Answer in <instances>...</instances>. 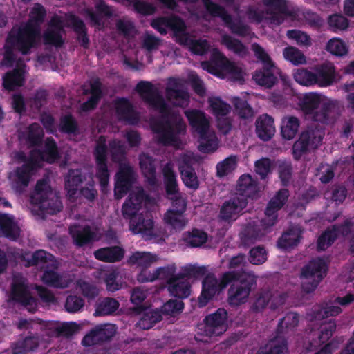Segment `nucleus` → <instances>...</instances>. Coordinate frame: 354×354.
<instances>
[{
    "instance_id": "f257e3e1",
    "label": "nucleus",
    "mask_w": 354,
    "mask_h": 354,
    "mask_svg": "<svg viewBox=\"0 0 354 354\" xmlns=\"http://www.w3.org/2000/svg\"><path fill=\"white\" fill-rule=\"evenodd\" d=\"M136 91L150 108L162 115V120L151 125L152 131L157 134L158 143L164 146L179 147L180 136L185 135L187 129L183 117L171 111L158 88L151 82H139L136 86Z\"/></svg>"
},
{
    "instance_id": "f03ea898",
    "label": "nucleus",
    "mask_w": 354,
    "mask_h": 354,
    "mask_svg": "<svg viewBox=\"0 0 354 354\" xmlns=\"http://www.w3.org/2000/svg\"><path fill=\"white\" fill-rule=\"evenodd\" d=\"M46 15L44 7L40 3H35L30 10L29 21L17 30L12 28L9 32L3 47L2 65L8 67L14 65L16 60L15 49L23 55H27L32 48L37 46L41 36L39 26L44 22Z\"/></svg>"
},
{
    "instance_id": "7ed1b4c3",
    "label": "nucleus",
    "mask_w": 354,
    "mask_h": 354,
    "mask_svg": "<svg viewBox=\"0 0 354 354\" xmlns=\"http://www.w3.org/2000/svg\"><path fill=\"white\" fill-rule=\"evenodd\" d=\"M227 290V302L230 306H239L245 304L252 289L257 286V277L252 273L228 271L221 277V288Z\"/></svg>"
},
{
    "instance_id": "20e7f679",
    "label": "nucleus",
    "mask_w": 354,
    "mask_h": 354,
    "mask_svg": "<svg viewBox=\"0 0 354 354\" xmlns=\"http://www.w3.org/2000/svg\"><path fill=\"white\" fill-rule=\"evenodd\" d=\"M321 95L315 93H306L300 102L301 109L305 114H313V120L324 124L328 123L329 115L335 106L326 102L321 103Z\"/></svg>"
},
{
    "instance_id": "39448f33",
    "label": "nucleus",
    "mask_w": 354,
    "mask_h": 354,
    "mask_svg": "<svg viewBox=\"0 0 354 354\" xmlns=\"http://www.w3.org/2000/svg\"><path fill=\"white\" fill-rule=\"evenodd\" d=\"M324 131L317 126H308L303 131L292 147V156L295 160L301 159L303 155L310 149H317L321 145Z\"/></svg>"
},
{
    "instance_id": "423d86ee",
    "label": "nucleus",
    "mask_w": 354,
    "mask_h": 354,
    "mask_svg": "<svg viewBox=\"0 0 354 354\" xmlns=\"http://www.w3.org/2000/svg\"><path fill=\"white\" fill-rule=\"evenodd\" d=\"M324 131L317 126H308L303 131L292 147V156L295 160L301 159L303 155L310 149H317L321 145Z\"/></svg>"
},
{
    "instance_id": "0eeeda50",
    "label": "nucleus",
    "mask_w": 354,
    "mask_h": 354,
    "mask_svg": "<svg viewBox=\"0 0 354 354\" xmlns=\"http://www.w3.org/2000/svg\"><path fill=\"white\" fill-rule=\"evenodd\" d=\"M328 265L322 258L311 260L301 270V277L306 279L301 284V288L306 293L313 292L319 283L326 276Z\"/></svg>"
},
{
    "instance_id": "6e6552de",
    "label": "nucleus",
    "mask_w": 354,
    "mask_h": 354,
    "mask_svg": "<svg viewBox=\"0 0 354 354\" xmlns=\"http://www.w3.org/2000/svg\"><path fill=\"white\" fill-rule=\"evenodd\" d=\"M96 164V177L100 186L106 187L109 181L110 174L108 169V146L104 136H100L95 141L93 151Z\"/></svg>"
},
{
    "instance_id": "1a4fd4ad",
    "label": "nucleus",
    "mask_w": 354,
    "mask_h": 354,
    "mask_svg": "<svg viewBox=\"0 0 354 354\" xmlns=\"http://www.w3.org/2000/svg\"><path fill=\"white\" fill-rule=\"evenodd\" d=\"M35 167V161L29 159L21 166L17 167L12 172L8 174V178L11 187L16 193L22 194L28 187Z\"/></svg>"
},
{
    "instance_id": "9d476101",
    "label": "nucleus",
    "mask_w": 354,
    "mask_h": 354,
    "mask_svg": "<svg viewBox=\"0 0 354 354\" xmlns=\"http://www.w3.org/2000/svg\"><path fill=\"white\" fill-rule=\"evenodd\" d=\"M86 169H70L64 176V188L70 200L75 201L80 185L85 183L93 176Z\"/></svg>"
},
{
    "instance_id": "9b49d317",
    "label": "nucleus",
    "mask_w": 354,
    "mask_h": 354,
    "mask_svg": "<svg viewBox=\"0 0 354 354\" xmlns=\"http://www.w3.org/2000/svg\"><path fill=\"white\" fill-rule=\"evenodd\" d=\"M130 230L135 234H140L145 241L154 240L158 237L154 230V222L151 214L146 212L131 218L129 221Z\"/></svg>"
},
{
    "instance_id": "f8f14e48",
    "label": "nucleus",
    "mask_w": 354,
    "mask_h": 354,
    "mask_svg": "<svg viewBox=\"0 0 354 354\" xmlns=\"http://www.w3.org/2000/svg\"><path fill=\"white\" fill-rule=\"evenodd\" d=\"M115 333L116 328L114 324L97 325L83 337L82 344L84 346L101 344L111 340Z\"/></svg>"
},
{
    "instance_id": "ddd939ff",
    "label": "nucleus",
    "mask_w": 354,
    "mask_h": 354,
    "mask_svg": "<svg viewBox=\"0 0 354 354\" xmlns=\"http://www.w3.org/2000/svg\"><path fill=\"white\" fill-rule=\"evenodd\" d=\"M247 205L248 199L235 195L223 203L218 216L225 222H232L238 218Z\"/></svg>"
},
{
    "instance_id": "4468645a",
    "label": "nucleus",
    "mask_w": 354,
    "mask_h": 354,
    "mask_svg": "<svg viewBox=\"0 0 354 354\" xmlns=\"http://www.w3.org/2000/svg\"><path fill=\"white\" fill-rule=\"evenodd\" d=\"M336 324L332 319L321 324L317 330L312 329L308 335V345L306 349L309 351L317 350L327 342L336 329Z\"/></svg>"
},
{
    "instance_id": "2eb2a0df",
    "label": "nucleus",
    "mask_w": 354,
    "mask_h": 354,
    "mask_svg": "<svg viewBox=\"0 0 354 354\" xmlns=\"http://www.w3.org/2000/svg\"><path fill=\"white\" fill-rule=\"evenodd\" d=\"M10 299L26 307L30 312L36 308L37 301L31 295L28 286L22 281H14L12 284Z\"/></svg>"
},
{
    "instance_id": "dca6fc26",
    "label": "nucleus",
    "mask_w": 354,
    "mask_h": 354,
    "mask_svg": "<svg viewBox=\"0 0 354 354\" xmlns=\"http://www.w3.org/2000/svg\"><path fill=\"white\" fill-rule=\"evenodd\" d=\"M227 313L224 308L205 317L204 333L207 336H219L226 330L225 322Z\"/></svg>"
},
{
    "instance_id": "f3484780",
    "label": "nucleus",
    "mask_w": 354,
    "mask_h": 354,
    "mask_svg": "<svg viewBox=\"0 0 354 354\" xmlns=\"http://www.w3.org/2000/svg\"><path fill=\"white\" fill-rule=\"evenodd\" d=\"M271 220L267 216L258 221L249 223L242 232L241 239L245 243H253L261 239L274 225H270Z\"/></svg>"
},
{
    "instance_id": "a211bd4d",
    "label": "nucleus",
    "mask_w": 354,
    "mask_h": 354,
    "mask_svg": "<svg viewBox=\"0 0 354 354\" xmlns=\"http://www.w3.org/2000/svg\"><path fill=\"white\" fill-rule=\"evenodd\" d=\"M114 106L116 115L120 121L129 125H135L140 122L139 113L127 98L116 99Z\"/></svg>"
},
{
    "instance_id": "6ab92c4d",
    "label": "nucleus",
    "mask_w": 354,
    "mask_h": 354,
    "mask_svg": "<svg viewBox=\"0 0 354 354\" xmlns=\"http://www.w3.org/2000/svg\"><path fill=\"white\" fill-rule=\"evenodd\" d=\"M223 288H221V279L218 281L214 274H208L202 282V290L198 298V306H205L208 302Z\"/></svg>"
},
{
    "instance_id": "aec40b11",
    "label": "nucleus",
    "mask_w": 354,
    "mask_h": 354,
    "mask_svg": "<svg viewBox=\"0 0 354 354\" xmlns=\"http://www.w3.org/2000/svg\"><path fill=\"white\" fill-rule=\"evenodd\" d=\"M278 74L279 68L275 64L263 66L254 72L252 79L257 84L271 88L278 82Z\"/></svg>"
},
{
    "instance_id": "412c9836",
    "label": "nucleus",
    "mask_w": 354,
    "mask_h": 354,
    "mask_svg": "<svg viewBox=\"0 0 354 354\" xmlns=\"http://www.w3.org/2000/svg\"><path fill=\"white\" fill-rule=\"evenodd\" d=\"M151 26L162 35L167 33V28L176 33L184 32L185 29V22L177 16L157 17L151 21Z\"/></svg>"
},
{
    "instance_id": "4be33fe9",
    "label": "nucleus",
    "mask_w": 354,
    "mask_h": 354,
    "mask_svg": "<svg viewBox=\"0 0 354 354\" xmlns=\"http://www.w3.org/2000/svg\"><path fill=\"white\" fill-rule=\"evenodd\" d=\"M236 190L239 192V194H236V196L253 199L259 196L261 188L257 179L252 178L250 174H244L238 180Z\"/></svg>"
},
{
    "instance_id": "5701e85b",
    "label": "nucleus",
    "mask_w": 354,
    "mask_h": 354,
    "mask_svg": "<svg viewBox=\"0 0 354 354\" xmlns=\"http://www.w3.org/2000/svg\"><path fill=\"white\" fill-rule=\"evenodd\" d=\"M63 31L64 29L60 19L53 17L49 23L48 28L44 32L43 39L44 44L57 48L62 47L64 44L62 37Z\"/></svg>"
},
{
    "instance_id": "b1692460",
    "label": "nucleus",
    "mask_w": 354,
    "mask_h": 354,
    "mask_svg": "<svg viewBox=\"0 0 354 354\" xmlns=\"http://www.w3.org/2000/svg\"><path fill=\"white\" fill-rule=\"evenodd\" d=\"M139 165L147 184L153 187H156L158 185L157 160L148 153H142L139 156Z\"/></svg>"
},
{
    "instance_id": "393cba45",
    "label": "nucleus",
    "mask_w": 354,
    "mask_h": 354,
    "mask_svg": "<svg viewBox=\"0 0 354 354\" xmlns=\"http://www.w3.org/2000/svg\"><path fill=\"white\" fill-rule=\"evenodd\" d=\"M289 197V191L286 188L279 189L269 201L265 210V215L270 218V224L275 225L278 219L277 212L281 209Z\"/></svg>"
},
{
    "instance_id": "a878e982",
    "label": "nucleus",
    "mask_w": 354,
    "mask_h": 354,
    "mask_svg": "<svg viewBox=\"0 0 354 354\" xmlns=\"http://www.w3.org/2000/svg\"><path fill=\"white\" fill-rule=\"evenodd\" d=\"M316 75V85L320 87H328L336 81L335 66L330 62L323 63L314 68Z\"/></svg>"
},
{
    "instance_id": "bb28decb",
    "label": "nucleus",
    "mask_w": 354,
    "mask_h": 354,
    "mask_svg": "<svg viewBox=\"0 0 354 354\" xmlns=\"http://www.w3.org/2000/svg\"><path fill=\"white\" fill-rule=\"evenodd\" d=\"M51 194L52 189L48 180L45 178L39 179L37 180L34 191L30 195V203L39 206V209H45L46 203H47Z\"/></svg>"
},
{
    "instance_id": "cd10ccee",
    "label": "nucleus",
    "mask_w": 354,
    "mask_h": 354,
    "mask_svg": "<svg viewBox=\"0 0 354 354\" xmlns=\"http://www.w3.org/2000/svg\"><path fill=\"white\" fill-rule=\"evenodd\" d=\"M257 136L263 141L270 140L274 135L275 127L272 117L268 114L259 116L255 122Z\"/></svg>"
},
{
    "instance_id": "c85d7f7f",
    "label": "nucleus",
    "mask_w": 354,
    "mask_h": 354,
    "mask_svg": "<svg viewBox=\"0 0 354 354\" xmlns=\"http://www.w3.org/2000/svg\"><path fill=\"white\" fill-rule=\"evenodd\" d=\"M216 17L221 19L232 34L240 37H246L250 33V26L241 19L234 20L232 16L228 13L225 8Z\"/></svg>"
},
{
    "instance_id": "c756f323",
    "label": "nucleus",
    "mask_w": 354,
    "mask_h": 354,
    "mask_svg": "<svg viewBox=\"0 0 354 354\" xmlns=\"http://www.w3.org/2000/svg\"><path fill=\"white\" fill-rule=\"evenodd\" d=\"M185 115L192 129L199 135L209 131V122L203 111L198 109H189Z\"/></svg>"
},
{
    "instance_id": "7c9ffc66",
    "label": "nucleus",
    "mask_w": 354,
    "mask_h": 354,
    "mask_svg": "<svg viewBox=\"0 0 354 354\" xmlns=\"http://www.w3.org/2000/svg\"><path fill=\"white\" fill-rule=\"evenodd\" d=\"M167 290L169 294L179 299H185L191 292L190 283L177 274V277H173L167 281Z\"/></svg>"
},
{
    "instance_id": "2f4dec72",
    "label": "nucleus",
    "mask_w": 354,
    "mask_h": 354,
    "mask_svg": "<svg viewBox=\"0 0 354 354\" xmlns=\"http://www.w3.org/2000/svg\"><path fill=\"white\" fill-rule=\"evenodd\" d=\"M124 250L118 245L101 248L93 253L96 259L106 263L120 261L124 257Z\"/></svg>"
},
{
    "instance_id": "473e14b6",
    "label": "nucleus",
    "mask_w": 354,
    "mask_h": 354,
    "mask_svg": "<svg viewBox=\"0 0 354 354\" xmlns=\"http://www.w3.org/2000/svg\"><path fill=\"white\" fill-rule=\"evenodd\" d=\"M90 93L91 96L80 105V110L83 112L94 110L103 97L102 85L99 79L91 83L90 91L86 92V93Z\"/></svg>"
},
{
    "instance_id": "72a5a7b5",
    "label": "nucleus",
    "mask_w": 354,
    "mask_h": 354,
    "mask_svg": "<svg viewBox=\"0 0 354 354\" xmlns=\"http://www.w3.org/2000/svg\"><path fill=\"white\" fill-rule=\"evenodd\" d=\"M178 83L176 81L165 89L167 98L171 101L174 100V105L184 108L188 106L190 100L189 92L183 88H177Z\"/></svg>"
},
{
    "instance_id": "f704fd0d",
    "label": "nucleus",
    "mask_w": 354,
    "mask_h": 354,
    "mask_svg": "<svg viewBox=\"0 0 354 354\" xmlns=\"http://www.w3.org/2000/svg\"><path fill=\"white\" fill-rule=\"evenodd\" d=\"M230 61L218 50H214L209 61L204 62L202 66L209 73L216 75L221 71H225L227 64Z\"/></svg>"
},
{
    "instance_id": "c9c22d12",
    "label": "nucleus",
    "mask_w": 354,
    "mask_h": 354,
    "mask_svg": "<svg viewBox=\"0 0 354 354\" xmlns=\"http://www.w3.org/2000/svg\"><path fill=\"white\" fill-rule=\"evenodd\" d=\"M162 175L165 193L168 198L180 195L178 185L176 179V174L172 166L167 163L162 168Z\"/></svg>"
},
{
    "instance_id": "e433bc0d",
    "label": "nucleus",
    "mask_w": 354,
    "mask_h": 354,
    "mask_svg": "<svg viewBox=\"0 0 354 354\" xmlns=\"http://www.w3.org/2000/svg\"><path fill=\"white\" fill-rule=\"evenodd\" d=\"M69 21L71 28L77 35V42L82 48L87 49L89 46V38L84 22L75 15L71 16Z\"/></svg>"
},
{
    "instance_id": "4c0bfd02",
    "label": "nucleus",
    "mask_w": 354,
    "mask_h": 354,
    "mask_svg": "<svg viewBox=\"0 0 354 354\" xmlns=\"http://www.w3.org/2000/svg\"><path fill=\"white\" fill-rule=\"evenodd\" d=\"M178 170L185 186L189 189L196 190L199 187V180L195 169L187 162L179 165Z\"/></svg>"
},
{
    "instance_id": "58836bf2",
    "label": "nucleus",
    "mask_w": 354,
    "mask_h": 354,
    "mask_svg": "<svg viewBox=\"0 0 354 354\" xmlns=\"http://www.w3.org/2000/svg\"><path fill=\"white\" fill-rule=\"evenodd\" d=\"M96 12L88 9L86 15L89 17L91 21L95 26H100L102 24V17H111L113 16V10L104 0H99L95 5Z\"/></svg>"
},
{
    "instance_id": "ea45409f",
    "label": "nucleus",
    "mask_w": 354,
    "mask_h": 354,
    "mask_svg": "<svg viewBox=\"0 0 354 354\" xmlns=\"http://www.w3.org/2000/svg\"><path fill=\"white\" fill-rule=\"evenodd\" d=\"M301 237L302 230L297 227H290L279 239L277 245L283 250L290 249L298 245Z\"/></svg>"
},
{
    "instance_id": "a19ab883",
    "label": "nucleus",
    "mask_w": 354,
    "mask_h": 354,
    "mask_svg": "<svg viewBox=\"0 0 354 354\" xmlns=\"http://www.w3.org/2000/svg\"><path fill=\"white\" fill-rule=\"evenodd\" d=\"M256 354H288L287 341L281 338L271 339L260 346Z\"/></svg>"
},
{
    "instance_id": "79ce46f5",
    "label": "nucleus",
    "mask_w": 354,
    "mask_h": 354,
    "mask_svg": "<svg viewBox=\"0 0 354 354\" xmlns=\"http://www.w3.org/2000/svg\"><path fill=\"white\" fill-rule=\"evenodd\" d=\"M70 234L75 245L78 247H82L93 242L96 237L95 232L89 225H85L81 230L70 229Z\"/></svg>"
},
{
    "instance_id": "37998d69",
    "label": "nucleus",
    "mask_w": 354,
    "mask_h": 354,
    "mask_svg": "<svg viewBox=\"0 0 354 354\" xmlns=\"http://www.w3.org/2000/svg\"><path fill=\"white\" fill-rule=\"evenodd\" d=\"M24 71L21 68H17L7 72L3 78V86L8 91H14L17 87L21 86L24 82Z\"/></svg>"
},
{
    "instance_id": "c03bdc74",
    "label": "nucleus",
    "mask_w": 354,
    "mask_h": 354,
    "mask_svg": "<svg viewBox=\"0 0 354 354\" xmlns=\"http://www.w3.org/2000/svg\"><path fill=\"white\" fill-rule=\"evenodd\" d=\"M39 336L37 334L30 333L21 341L17 342L12 348L13 354H27L35 351L39 346Z\"/></svg>"
},
{
    "instance_id": "a18cd8bd",
    "label": "nucleus",
    "mask_w": 354,
    "mask_h": 354,
    "mask_svg": "<svg viewBox=\"0 0 354 354\" xmlns=\"http://www.w3.org/2000/svg\"><path fill=\"white\" fill-rule=\"evenodd\" d=\"M182 240L188 247L198 248L207 242V234L202 230L194 228L191 232H185Z\"/></svg>"
},
{
    "instance_id": "49530a36",
    "label": "nucleus",
    "mask_w": 354,
    "mask_h": 354,
    "mask_svg": "<svg viewBox=\"0 0 354 354\" xmlns=\"http://www.w3.org/2000/svg\"><path fill=\"white\" fill-rule=\"evenodd\" d=\"M158 259L156 255L147 252H135L128 259V263L136 265L143 269H147Z\"/></svg>"
},
{
    "instance_id": "de8ad7c7",
    "label": "nucleus",
    "mask_w": 354,
    "mask_h": 354,
    "mask_svg": "<svg viewBox=\"0 0 354 354\" xmlns=\"http://www.w3.org/2000/svg\"><path fill=\"white\" fill-rule=\"evenodd\" d=\"M19 235L15 223L7 214L0 215V236H3L10 240L15 241Z\"/></svg>"
},
{
    "instance_id": "09e8293b",
    "label": "nucleus",
    "mask_w": 354,
    "mask_h": 354,
    "mask_svg": "<svg viewBox=\"0 0 354 354\" xmlns=\"http://www.w3.org/2000/svg\"><path fill=\"white\" fill-rule=\"evenodd\" d=\"M300 125L299 120L295 116H287L282 119L281 134L288 140L292 139L298 132Z\"/></svg>"
},
{
    "instance_id": "8fccbe9b",
    "label": "nucleus",
    "mask_w": 354,
    "mask_h": 354,
    "mask_svg": "<svg viewBox=\"0 0 354 354\" xmlns=\"http://www.w3.org/2000/svg\"><path fill=\"white\" fill-rule=\"evenodd\" d=\"M44 136V130L40 124L32 123L27 128L25 139L29 147H39L42 143Z\"/></svg>"
},
{
    "instance_id": "3c124183",
    "label": "nucleus",
    "mask_w": 354,
    "mask_h": 354,
    "mask_svg": "<svg viewBox=\"0 0 354 354\" xmlns=\"http://www.w3.org/2000/svg\"><path fill=\"white\" fill-rule=\"evenodd\" d=\"M38 152L41 158L46 159L50 163L54 162L60 157L57 143L52 137L46 138L44 149L39 150Z\"/></svg>"
},
{
    "instance_id": "603ef678",
    "label": "nucleus",
    "mask_w": 354,
    "mask_h": 354,
    "mask_svg": "<svg viewBox=\"0 0 354 354\" xmlns=\"http://www.w3.org/2000/svg\"><path fill=\"white\" fill-rule=\"evenodd\" d=\"M120 304L117 299L112 297H105L97 304L95 316H106L112 315L119 308Z\"/></svg>"
},
{
    "instance_id": "864d4df0",
    "label": "nucleus",
    "mask_w": 354,
    "mask_h": 354,
    "mask_svg": "<svg viewBox=\"0 0 354 354\" xmlns=\"http://www.w3.org/2000/svg\"><path fill=\"white\" fill-rule=\"evenodd\" d=\"M198 150L205 153L214 152L218 147V139L208 131L199 134Z\"/></svg>"
},
{
    "instance_id": "5fc2aeb1",
    "label": "nucleus",
    "mask_w": 354,
    "mask_h": 354,
    "mask_svg": "<svg viewBox=\"0 0 354 354\" xmlns=\"http://www.w3.org/2000/svg\"><path fill=\"white\" fill-rule=\"evenodd\" d=\"M276 165L282 186H288L292 176V162L288 160H278Z\"/></svg>"
},
{
    "instance_id": "6e6d98bb",
    "label": "nucleus",
    "mask_w": 354,
    "mask_h": 354,
    "mask_svg": "<svg viewBox=\"0 0 354 354\" xmlns=\"http://www.w3.org/2000/svg\"><path fill=\"white\" fill-rule=\"evenodd\" d=\"M164 221L177 230H183L187 224L184 213L168 209L164 214Z\"/></svg>"
},
{
    "instance_id": "4d7b16f0",
    "label": "nucleus",
    "mask_w": 354,
    "mask_h": 354,
    "mask_svg": "<svg viewBox=\"0 0 354 354\" xmlns=\"http://www.w3.org/2000/svg\"><path fill=\"white\" fill-rule=\"evenodd\" d=\"M59 130L65 134L76 136L79 133L77 121L73 115L66 114L60 118Z\"/></svg>"
},
{
    "instance_id": "13d9d810",
    "label": "nucleus",
    "mask_w": 354,
    "mask_h": 354,
    "mask_svg": "<svg viewBox=\"0 0 354 354\" xmlns=\"http://www.w3.org/2000/svg\"><path fill=\"white\" fill-rule=\"evenodd\" d=\"M42 281L48 286L64 288L67 287V283L63 279L61 274L51 270H45L41 277Z\"/></svg>"
},
{
    "instance_id": "bf43d9fd",
    "label": "nucleus",
    "mask_w": 354,
    "mask_h": 354,
    "mask_svg": "<svg viewBox=\"0 0 354 354\" xmlns=\"http://www.w3.org/2000/svg\"><path fill=\"white\" fill-rule=\"evenodd\" d=\"M335 228L328 227L318 237L317 241V251H324L331 246L337 239V233Z\"/></svg>"
},
{
    "instance_id": "052dcab7",
    "label": "nucleus",
    "mask_w": 354,
    "mask_h": 354,
    "mask_svg": "<svg viewBox=\"0 0 354 354\" xmlns=\"http://www.w3.org/2000/svg\"><path fill=\"white\" fill-rule=\"evenodd\" d=\"M147 298V292L140 287L134 288L131 294V301L135 306L133 310L138 313L141 314L144 313L147 308L143 304L144 301Z\"/></svg>"
},
{
    "instance_id": "680f3d73",
    "label": "nucleus",
    "mask_w": 354,
    "mask_h": 354,
    "mask_svg": "<svg viewBox=\"0 0 354 354\" xmlns=\"http://www.w3.org/2000/svg\"><path fill=\"white\" fill-rule=\"evenodd\" d=\"M222 44L230 50L239 56L246 55L248 50L246 46L239 39L232 37L228 35L222 37Z\"/></svg>"
},
{
    "instance_id": "e2e57ef3",
    "label": "nucleus",
    "mask_w": 354,
    "mask_h": 354,
    "mask_svg": "<svg viewBox=\"0 0 354 354\" xmlns=\"http://www.w3.org/2000/svg\"><path fill=\"white\" fill-rule=\"evenodd\" d=\"M272 299V291L269 290H261L257 295L252 305V310L255 313L264 310Z\"/></svg>"
},
{
    "instance_id": "0e129e2a",
    "label": "nucleus",
    "mask_w": 354,
    "mask_h": 354,
    "mask_svg": "<svg viewBox=\"0 0 354 354\" xmlns=\"http://www.w3.org/2000/svg\"><path fill=\"white\" fill-rule=\"evenodd\" d=\"M78 330V326L75 322H66L60 326L53 327L50 333L55 337H71Z\"/></svg>"
},
{
    "instance_id": "69168bd1",
    "label": "nucleus",
    "mask_w": 354,
    "mask_h": 354,
    "mask_svg": "<svg viewBox=\"0 0 354 354\" xmlns=\"http://www.w3.org/2000/svg\"><path fill=\"white\" fill-rule=\"evenodd\" d=\"M313 316L315 319H324L330 316H335L342 312V309L336 306H314Z\"/></svg>"
},
{
    "instance_id": "338daca9",
    "label": "nucleus",
    "mask_w": 354,
    "mask_h": 354,
    "mask_svg": "<svg viewBox=\"0 0 354 354\" xmlns=\"http://www.w3.org/2000/svg\"><path fill=\"white\" fill-rule=\"evenodd\" d=\"M84 186L78 189L80 197L86 200L88 203H93L97 197V190L95 186L93 176L85 183Z\"/></svg>"
},
{
    "instance_id": "774afa93",
    "label": "nucleus",
    "mask_w": 354,
    "mask_h": 354,
    "mask_svg": "<svg viewBox=\"0 0 354 354\" xmlns=\"http://www.w3.org/2000/svg\"><path fill=\"white\" fill-rule=\"evenodd\" d=\"M208 102L212 110V113L216 117L226 116L231 110L230 104L223 101L218 97H211Z\"/></svg>"
}]
</instances>
